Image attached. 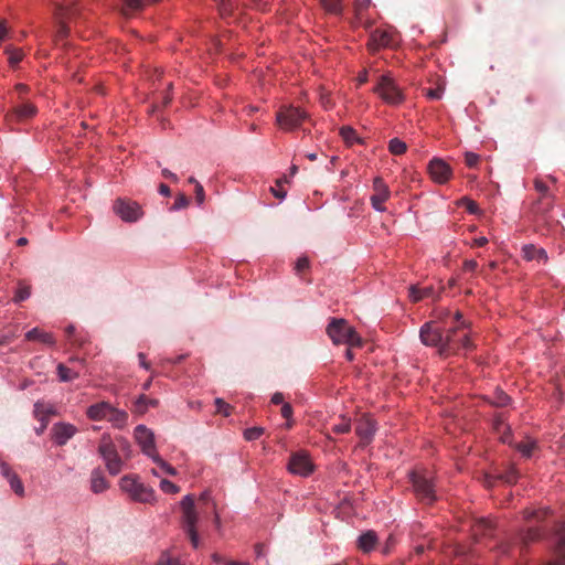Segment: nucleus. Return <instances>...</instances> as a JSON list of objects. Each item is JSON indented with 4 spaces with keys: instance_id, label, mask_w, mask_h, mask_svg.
<instances>
[{
    "instance_id": "1",
    "label": "nucleus",
    "mask_w": 565,
    "mask_h": 565,
    "mask_svg": "<svg viewBox=\"0 0 565 565\" xmlns=\"http://www.w3.org/2000/svg\"><path fill=\"white\" fill-rule=\"evenodd\" d=\"M455 321L457 326L454 328H449L447 333L444 335L439 329L434 328L433 323L427 322L420 328L419 337L423 344L427 347L438 348L440 354H445L452 348V343L455 342V333L458 330H463L469 328V324L466 320L462 319L460 312L455 313Z\"/></svg>"
},
{
    "instance_id": "2",
    "label": "nucleus",
    "mask_w": 565,
    "mask_h": 565,
    "mask_svg": "<svg viewBox=\"0 0 565 565\" xmlns=\"http://www.w3.org/2000/svg\"><path fill=\"white\" fill-rule=\"evenodd\" d=\"M327 334L334 344H347L349 347H360L362 340L345 319L332 318L327 326Z\"/></svg>"
},
{
    "instance_id": "3",
    "label": "nucleus",
    "mask_w": 565,
    "mask_h": 565,
    "mask_svg": "<svg viewBox=\"0 0 565 565\" xmlns=\"http://www.w3.org/2000/svg\"><path fill=\"white\" fill-rule=\"evenodd\" d=\"M409 480L413 484L414 493L420 501L430 504L437 500L434 478L429 471H411Z\"/></svg>"
},
{
    "instance_id": "4",
    "label": "nucleus",
    "mask_w": 565,
    "mask_h": 565,
    "mask_svg": "<svg viewBox=\"0 0 565 565\" xmlns=\"http://www.w3.org/2000/svg\"><path fill=\"white\" fill-rule=\"evenodd\" d=\"M120 489L126 492L131 500L140 503H154V490L140 482L136 476H124L119 481Z\"/></svg>"
},
{
    "instance_id": "5",
    "label": "nucleus",
    "mask_w": 565,
    "mask_h": 565,
    "mask_svg": "<svg viewBox=\"0 0 565 565\" xmlns=\"http://www.w3.org/2000/svg\"><path fill=\"white\" fill-rule=\"evenodd\" d=\"M98 454L103 458L108 472L117 476L125 467L124 460L120 458L116 445L109 434H103L98 445Z\"/></svg>"
},
{
    "instance_id": "6",
    "label": "nucleus",
    "mask_w": 565,
    "mask_h": 565,
    "mask_svg": "<svg viewBox=\"0 0 565 565\" xmlns=\"http://www.w3.org/2000/svg\"><path fill=\"white\" fill-rule=\"evenodd\" d=\"M309 118L306 110L292 106H281L276 114V124L285 131L299 129L305 120Z\"/></svg>"
},
{
    "instance_id": "7",
    "label": "nucleus",
    "mask_w": 565,
    "mask_h": 565,
    "mask_svg": "<svg viewBox=\"0 0 565 565\" xmlns=\"http://www.w3.org/2000/svg\"><path fill=\"white\" fill-rule=\"evenodd\" d=\"M373 90L388 105H398L404 100L403 92L391 74L382 75Z\"/></svg>"
},
{
    "instance_id": "8",
    "label": "nucleus",
    "mask_w": 565,
    "mask_h": 565,
    "mask_svg": "<svg viewBox=\"0 0 565 565\" xmlns=\"http://www.w3.org/2000/svg\"><path fill=\"white\" fill-rule=\"evenodd\" d=\"M114 212L124 221V222H136L141 215V206L134 201L117 199L114 203Z\"/></svg>"
},
{
    "instance_id": "9",
    "label": "nucleus",
    "mask_w": 565,
    "mask_h": 565,
    "mask_svg": "<svg viewBox=\"0 0 565 565\" xmlns=\"http://www.w3.org/2000/svg\"><path fill=\"white\" fill-rule=\"evenodd\" d=\"M288 470L292 475L308 477L313 471V463L305 451H298L290 457Z\"/></svg>"
},
{
    "instance_id": "10",
    "label": "nucleus",
    "mask_w": 565,
    "mask_h": 565,
    "mask_svg": "<svg viewBox=\"0 0 565 565\" xmlns=\"http://www.w3.org/2000/svg\"><path fill=\"white\" fill-rule=\"evenodd\" d=\"M135 438L146 456L152 458L158 454L154 444V435L152 430L145 425L140 424L135 428Z\"/></svg>"
},
{
    "instance_id": "11",
    "label": "nucleus",
    "mask_w": 565,
    "mask_h": 565,
    "mask_svg": "<svg viewBox=\"0 0 565 565\" xmlns=\"http://www.w3.org/2000/svg\"><path fill=\"white\" fill-rule=\"evenodd\" d=\"M76 433V426L70 423L60 422L52 427V438L57 446H64Z\"/></svg>"
},
{
    "instance_id": "12",
    "label": "nucleus",
    "mask_w": 565,
    "mask_h": 565,
    "mask_svg": "<svg viewBox=\"0 0 565 565\" xmlns=\"http://www.w3.org/2000/svg\"><path fill=\"white\" fill-rule=\"evenodd\" d=\"M428 171L431 179L437 183H445L451 177L450 167L441 159L435 158L429 162Z\"/></svg>"
},
{
    "instance_id": "13",
    "label": "nucleus",
    "mask_w": 565,
    "mask_h": 565,
    "mask_svg": "<svg viewBox=\"0 0 565 565\" xmlns=\"http://www.w3.org/2000/svg\"><path fill=\"white\" fill-rule=\"evenodd\" d=\"M373 188H374L375 193L371 196L372 207L376 212H384L385 211L384 202L388 199L390 191H388L386 184L380 178H376L374 180Z\"/></svg>"
},
{
    "instance_id": "14",
    "label": "nucleus",
    "mask_w": 565,
    "mask_h": 565,
    "mask_svg": "<svg viewBox=\"0 0 565 565\" xmlns=\"http://www.w3.org/2000/svg\"><path fill=\"white\" fill-rule=\"evenodd\" d=\"M393 42V33L387 30H374L367 42L369 50L375 52L381 47L390 46Z\"/></svg>"
},
{
    "instance_id": "15",
    "label": "nucleus",
    "mask_w": 565,
    "mask_h": 565,
    "mask_svg": "<svg viewBox=\"0 0 565 565\" xmlns=\"http://www.w3.org/2000/svg\"><path fill=\"white\" fill-rule=\"evenodd\" d=\"M534 186L542 194L535 206V213L542 212L544 214L552 209L553 198L548 194L546 184L541 180H535Z\"/></svg>"
},
{
    "instance_id": "16",
    "label": "nucleus",
    "mask_w": 565,
    "mask_h": 565,
    "mask_svg": "<svg viewBox=\"0 0 565 565\" xmlns=\"http://www.w3.org/2000/svg\"><path fill=\"white\" fill-rule=\"evenodd\" d=\"M111 407L113 405L105 401L92 404L86 409V416L90 420H106Z\"/></svg>"
},
{
    "instance_id": "17",
    "label": "nucleus",
    "mask_w": 565,
    "mask_h": 565,
    "mask_svg": "<svg viewBox=\"0 0 565 565\" xmlns=\"http://www.w3.org/2000/svg\"><path fill=\"white\" fill-rule=\"evenodd\" d=\"M522 254L525 260L546 264L548 260L547 252L542 247H536L533 244H526L522 247Z\"/></svg>"
},
{
    "instance_id": "18",
    "label": "nucleus",
    "mask_w": 565,
    "mask_h": 565,
    "mask_svg": "<svg viewBox=\"0 0 565 565\" xmlns=\"http://www.w3.org/2000/svg\"><path fill=\"white\" fill-rule=\"evenodd\" d=\"M38 113L36 107L31 103H22L20 105H17L12 113L8 115V120L17 119L19 121H22L24 119L31 118L35 116Z\"/></svg>"
},
{
    "instance_id": "19",
    "label": "nucleus",
    "mask_w": 565,
    "mask_h": 565,
    "mask_svg": "<svg viewBox=\"0 0 565 565\" xmlns=\"http://www.w3.org/2000/svg\"><path fill=\"white\" fill-rule=\"evenodd\" d=\"M356 435L364 441L370 443L375 434V424L370 417H363L359 420L356 428Z\"/></svg>"
},
{
    "instance_id": "20",
    "label": "nucleus",
    "mask_w": 565,
    "mask_h": 565,
    "mask_svg": "<svg viewBox=\"0 0 565 565\" xmlns=\"http://www.w3.org/2000/svg\"><path fill=\"white\" fill-rule=\"evenodd\" d=\"M128 413L124 409H119L116 407H111V411H109L107 416V422L117 429H122L128 424Z\"/></svg>"
},
{
    "instance_id": "21",
    "label": "nucleus",
    "mask_w": 565,
    "mask_h": 565,
    "mask_svg": "<svg viewBox=\"0 0 565 565\" xmlns=\"http://www.w3.org/2000/svg\"><path fill=\"white\" fill-rule=\"evenodd\" d=\"M108 489V482L100 469H94L90 473V490L94 493H102Z\"/></svg>"
},
{
    "instance_id": "22",
    "label": "nucleus",
    "mask_w": 565,
    "mask_h": 565,
    "mask_svg": "<svg viewBox=\"0 0 565 565\" xmlns=\"http://www.w3.org/2000/svg\"><path fill=\"white\" fill-rule=\"evenodd\" d=\"M25 338L30 341L38 340L42 343L53 345L55 343L54 338L51 333L44 332L39 328H33L25 333Z\"/></svg>"
},
{
    "instance_id": "23",
    "label": "nucleus",
    "mask_w": 565,
    "mask_h": 565,
    "mask_svg": "<svg viewBox=\"0 0 565 565\" xmlns=\"http://www.w3.org/2000/svg\"><path fill=\"white\" fill-rule=\"evenodd\" d=\"M427 297H435V290L433 287L418 288L417 286L409 287V298L413 301H419Z\"/></svg>"
},
{
    "instance_id": "24",
    "label": "nucleus",
    "mask_w": 565,
    "mask_h": 565,
    "mask_svg": "<svg viewBox=\"0 0 565 565\" xmlns=\"http://www.w3.org/2000/svg\"><path fill=\"white\" fill-rule=\"evenodd\" d=\"M358 543H359V547L362 551H364V552L371 551L375 546V543H376L375 532L369 531L366 533L361 534L359 536Z\"/></svg>"
},
{
    "instance_id": "25",
    "label": "nucleus",
    "mask_w": 565,
    "mask_h": 565,
    "mask_svg": "<svg viewBox=\"0 0 565 565\" xmlns=\"http://www.w3.org/2000/svg\"><path fill=\"white\" fill-rule=\"evenodd\" d=\"M57 376L61 382H72L79 376L78 372L73 371L63 363H60L56 367Z\"/></svg>"
},
{
    "instance_id": "26",
    "label": "nucleus",
    "mask_w": 565,
    "mask_h": 565,
    "mask_svg": "<svg viewBox=\"0 0 565 565\" xmlns=\"http://www.w3.org/2000/svg\"><path fill=\"white\" fill-rule=\"evenodd\" d=\"M198 520L199 515L195 509L182 512V523L184 531L196 529Z\"/></svg>"
},
{
    "instance_id": "27",
    "label": "nucleus",
    "mask_w": 565,
    "mask_h": 565,
    "mask_svg": "<svg viewBox=\"0 0 565 565\" xmlns=\"http://www.w3.org/2000/svg\"><path fill=\"white\" fill-rule=\"evenodd\" d=\"M340 135L344 142L349 146H352L355 142H360V138L358 137L355 129L352 128L351 126H343L340 129Z\"/></svg>"
},
{
    "instance_id": "28",
    "label": "nucleus",
    "mask_w": 565,
    "mask_h": 565,
    "mask_svg": "<svg viewBox=\"0 0 565 565\" xmlns=\"http://www.w3.org/2000/svg\"><path fill=\"white\" fill-rule=\"evenodd\" d=\"M407 145L398 138H393L388 142V150L392 154L401 156L405 153Z\"/></svg>"
},
{
    "instance_id": "29",
    "label": "nucleus",
    "mask_w": 565,
    "mask_h": 565,
    "mask_svg": "<svg viewBox=\"0 0 565 565\" xmlns=\"http://www.w3.org/2000/svg\"><path fill=\"white\" fill-rule=\"evenodd\" d=\"M7 481L9 482L10 488L17 495H19V497L24 495V493H25L24 486L15 472L9 479H7Z\"/></svg>"
},
{
    "instance_id": "30",
    "label": "nucleus",
    "mask_w": 565,
    "mask_h": 565,
    "mask_svg": "<svg viewBox=\"0 0 565 565\" xmlns=\"http://www.w3.org/2000/svg\"><path fill=\"white\" fill-rule=\"evenodd\" d=\"M518 451L522 454L524 457H531L533 450L536 448V443L534 440H526L515 445Z\"/></svg>"
},
{
    "instance_id": "31",
    "label": "nucleus",
    "mask_w": 565,
    "mask_h": 565,
    "mask_svg": "<svg viewBox=\"0 0 565 565\" xmlns=\"http://www.w3.org/2000/svg\"><path fill=\"white\" fill-rule=\"evenodd\" d=\"M320 2L330 13L340 14L342 11L341 0H320Z\"/></svg>"
},
{
    "instance_id": "32",
    "label": "nucleus",
    "mask_w": 565,
    "mask_h": 565,
    "mask_svg": "<svg viewBox=\"0 0 565 565\" xmlns=\"http://www.w3.org/2000/svg\"><path fill=\"white\" fill-rule=\"evenodd\" d=\"M509 402H510V397L502 390H497L491 399V403L498 407H503V406L508 405Z\"/></svg>"
},
{
    "instance_id": "33",
    "label": "nucleus",
    "mask_w": 565,
    "mask_h": 565,
    "mask_svg": "<svg viewBox=\"0 0 565 565\" xmlns=\"http://www.w3.org/2000/svg\"><path fill=\"white\" fill-rule=\"evenodd\" d=\"M154 463H157L167 475L175 476L177 470L169 465L167 461H164L159 454H157L154 457L151 458Z\"/></svg>"
},
{
    "instance_id": "34",
    "label": "nucleus",
    "mask_w": 565,
    "mask_h": 565,
    "mask_svg": "<svg viewBox=\"0 0 565 565\" xmlns=\"http://www.w3.org/2000/svg\"><path fill=\"white\" fill-rule=\"evenodd\" d=\"M158 404L156 399H150L146 395H140L136 401V406L139 412H145L149 406L154 407Z\"/></svg>"
},
{
    "instance_id": "35",
    "label": "nucleus",
    "mask_w": 565,
    "mask_h": 565,
    "mask_svg": "<svg viewBox=\"0 0 565 565\" xmlns=\"http://www.w3.org/2000/svg\"><path fill=\"white\" fill-rule=\"evenodd\" d=\"M264 434L263 427H250L245 429L244 438L248 441L258 439Z\"/></svg>"
},
{
    "instance_id": "36",
    "label": "nucleus",
    "mask_w": 565,
    "mask_h": 565,
    "mask_svg": "<svg viewBox=\"0 0 565 565\" xmlns=\"http://www.w3.org/2000/svg\"><path fill=\"white\" fill-rule=\"evenodd\" d=\"M518 471L514 467H509L504 473L498 476L499 479H502L507 483H513L518 480Z\"/></svg>"
},
{
    "instance_id": "37",
    "label": "nucleus",
    "mask_w": 565,
    "mask_h": 565,
    "mask_svg": "<svg viewBox=\"0 0 565 565\" xmlns=\"http://www.w3.org/2000/svg\"><path fill=\"white\" fill-rule=\"evenodd\" d=\"M7 54L9 55V63L15 66L22 60V52L18 49L8 47Z\"/></svg>"
},
{
    "instance_id": "38",
    "label": "nucleus",
    "mask_w": 565,
    "mask_h": 565,
    "mask_svg": "<svg viewBox=\"0 0 565 565\" xmlns=\"http://www.w3.org/2000/svg\"><path fill=\"white\" fill-rule=\"evenodd\" d=\"M160 489L166 493H178L180 491V488L177 484L167 479H162L160 481Z\"/></svg>"
},
{
    "instance_id": "39",
    "label": "nucleus",
    "mask_w": 565,
    "mask_h": 565,
    "mask_svg": "<svg viewBox=\"0 0 565 565\" xmlns=\"http://www.w3.org/2000/svg\"><path fill=\"white\" fill-rule=\"evenodd\" d=\"M350 429H351V424H350V420H347V419H342V422L340 424L334 425L332 428V430L335 434H345V433H349Z\"/></svg>"
},
{
    "instance_id": "40",
    "label": "nucleus",
    "mask_w": 565,
    "mask_h": 565,
    "mask_svg": "<svg viewBox=\"0 0 565 565\" xmlns=\"http://www.w3.org/2000/svg\"><path fill=\"white\" fill-rule=\"evenodd\" d=\"M182 512L194 509V498L191 494H186L180 502Z\"/></svg>"
},
{
    "instance_id": "41",
    "label": "nucleus",
    "mask_w": 565,
    "mask_h": 565,
    "mask_svg": "<svg viewBox=\"0 0 565 565\" xmlns=\"http://www.w3.org/2000/svg\"><path fill=\"white\" fill-rule=\"evenodd\" d=\"M31 295L30 288L26 286H22L17 290V294L14 296L15 301H24L26 300Z\"/></svg>"
},
{
    "instance_id": "42",
    "label": "nucleus",
    "mask_w": 565,
    "mask_h": 565,
    "mask_svg": "<svg viewBox=\"0 0 565 565\" xmlns=\"http://www.w3.org/2000/svg\"><path fill=\"white\" fill-rule=\"evenodd\" d=\"M215 406L217 413H222L224 416H230V405L225 403L222 398L215 399Z\"/></svg>"
},
{
    "instance_id": "43",
    "label": "nucleus",
    "mask_w": 565,
    "mask_h": 565,
    "mask_svg": "<svg viewBox=\"0 0 565 565\" xmlns=\"http://www.w3.org/2000/svg\"><path fill=\"white\" fill-rule=\"evenodd\" d=\"M309 258L306 257V256H301L297 259L296 262V265H295V270L296 273H301L302 270L307 269L309 267Z\"/></svg>"
},
{
    "instance_id": "44",
    "label": "nucleus",
    "mask_w": 565,
    "mask_h": 565,
    "mask_svg": "<svg viewBox=\"0 0 565 565\" xmlns=\"http://www.w3.org/2000/svg\"><path fill=\"white\" fill-rule=\"evenodd\" d=\"M195 200L199 206L203 205L205 200L204 189L201 183H196L195 186Z\"/></svg>"
},
{
    "instance_id": "45",
    "label": "nucleus",
    "mask_w": 565,
    "mask_h": 565,
    "mask_svg": "<svg viewBox=\"0 0 565 565\" xmlns=\"http://www.w3.org/2000/svg\"><path fill=\"white\" fill-rule=\"evenodd\" d=\"M157 565H180V562L168 554H163Z\"/></svg>"
},
{
    "instance_id": "46",
    "label": "nucleus",
    "mask_w": 565,
    "mask_h": 565,
    "mask_svg": "<svg viewBox=\"0 0 565 565\" xmlns=\"http://www.w3.org/2000/svg\"><path fill=\"white\" fill-rule=\"evenodd\" d=\"M189 539H190V542L192 544V546L194 548H198L199 547V544H200V539H199V534L196 532V529H193V530H188L185 531Z\"/></svg>"
},
{
    "instance_id": "47",
    "label": "nucleus",
    "mask_w": 565,
    "mask_h": 565,
    "mask_svg": "<svg viewBox=\"0 0 565 565\" xmlns=\"http://www.w3.org/2000/svg\"><path fill=\"white\" fill-rule=\"evenodd\" d=\"M0 473L3 478L9 479L14 473V471L7 462L0 461Z\"/></svg>"
},
{
    "instance_id": "48",
    "label": "nucleus",
    "mask_w": 565,
    "mask_h": 565,
    "mask_svg": "<svg viewBox=\"0 0 565 565\" xmlns=\"http://www.w3.org/2000/svg\"><path fill=\"white\" fill-rule=\"evenodd\" d=\"M189 201L188 198L183 194L179 195L172 206V210H180L188 205Z\"/></svg>"
},
{
    "instance_id": "49",
    "label": "nucleus",
    "mask_w": 565,
    "mask_h": 565,
    "mask_svg": "<svg viewBox=\"0 0 565 565\" xmlns=\"http://www.w3.org/2000/svg\"><path fill=\"white\" fill-rule=\"evenodd\" d=\"M539 536H540L539 530L531 527L524 534L523 540L527 543V542L535 541L536 539H539Z\"/></svg>"
},
{
    "instance_id": "50",
    "label": "nucleus",
    "mask_w": 565,
    "mask_h": 565,
    "mask_svg": "<svg viewBox=\"0 0 565 565\" xmlns=\"http://www.w3.org/2000/svg\"><path fill=\"white\" fill-rule=\"evenodd\" d=\"M557 551L559 554H565V527L558 534Z\"/></svg>"
},
{
    "instance_id": "51",
    "label": "nucleus",
    "mask_w": 565,
    "mask_h": 565,
    "mask_svg": "<svg viewBox=\"0 0 565 565\" xmlns=\"http://www.w3.org/2000/svg\"><path fill=\"white\" fill-rule=\"evenodd\" d=\"M426 95L430 99H440L444 95V89L440 87L431 88L427 92Z\"/></svg>"
},
{
    "instance_id": "52",
    "label": "nucleus",
    "mask_w": 565,
    "mask_h": 565,
    "mask_svg": "<svg viewBox=\"0 0 565 565\" xmlns=\"http://www.w3.org/2000/svg\"><path fill=\"white\" fill-rule=\"evenodd\" d=\"M68 13H71V9H70L68 4H58V6H56V8H55L56 17L62 18L64 15H67Z\"/></svg>"
},
{
    "instance_id": "53",
    "label": "nucleus",
    "mask_w": 565,
    "mask_h": 565,
    "mask_svg": "<svg viewBox=\"0 0 565 565\" xmlns=\"http://www.w3.org/2000/svg\"><path fill=\"white\" fill-rule=\"evenodd\" d=\"M479 161V156L473 152L466 153V163L468 167H475Z\"/></svg>"
},
{
    "instance_id": "54",
    "label": "nucleus",
    "mask_w": 565,
    "mask_h": 565,
    "mask_svg": "<svg viewBox=\"0 0 565 565\" xmlns=\"http://www.w3.org/2000/svg\"><path fill=\"white\" fill-rule=\"evenodd\" d=\"M118 441L120 443L121 450L125 452L126 457L129 458L130 454H131V446H130V444L128 443L127 439H125L122 437L118 438Z\"/></svg>"
},
{
    "instance_id": "55",
    "label": "nucleus",
    "mask_w": 565,
    "mask_h": 565,
    "mask_svg": "<svg viewBox=\"0 0 565 565\" xmlns=\"http://www.w3.org/2000/svg\"><path fill=\"white\" fill-rule=\"evenodd\" d=\"M281 416L286 419H290L292 416V407L289 403H284L281 406Z\"/></svg>"
},
{
    "instance_id": "56",
    "label": "nucleus",
    "mask_w": 565,
    "mask_h": 565,
    "mask_svg": "<svg viewBox=\"0 0 565 565\" xmlns=\"http://www.w3.org/2000/svg\"><path fill=\"white\" fill-rule=\"evenodd\" d=\"M478 268V263L473 259H467L463 263L465 271H475Z\"/></svg>"
},
{
    "instance_id": "57",
    "label": "nucleus",
    "mask_w": 565,
    "mask_h": 565,
    "mask_svg": "<svg viewBox=\"0 0 565 565\" xmlns=\"http://www.w3.org/2000/svg\"><path fill=\"white\" fill-rule=\"evenodd\" d=\"M44 405L41 403V402H36L34 404V414H35V417L39 418V419H42L43 416L45 413H47L46 411L43 409Z\"/></svg>"
},
{
    "instance_id": "58",
    "label": "nucleus",
    "mask_w": 565,
    "mask_h": 565,
    "mask_svg": "<svg viewBox=\"0 0 565 565\" xmlns=\"http://www.w3.org/2000/svg\"><path fill=\"white\" fill-rule=\"evenodd\" d=\"M218 10H220V13L224 17V15H227L232 12V6L230 2H225L223 1L220 6H218Z\"/></svg>"
},
{
    "instance_id": "59",
    "label": "nucleus",
    "mask_w": 565,
    "mask_h": 565,
    "mask_svg": "<svg viewBox=\"0 0 565 565\" xmlns=\"http://www.w3.org/2000/svg\"><path fill=\"white\" fill-rule=\"evenodd\" d=\"M280 182H281L280 180H278V181H277V186H280ZM270 191H271V193H273L276 198H278V199H280V200H282V199H285V198H286V192H285V191H282V190H279L278 188H274V186H273V188H270Z\"/></svg>"
},
{
    "instance_id": "60",
    "label": "nucleus",
    "mask_w": 565,
    "mask_h": 565,
    "mask_svg": "<svg viewBox=\"0 0 565 565\" xmlns=\"http://www.w3.org/2000/svg\"><path fill=\"white\" fill-rule=\"evenodd\" d=\"M460 345L461 348L466 349V350H470L472 348V343L469 339V335L468 333H465L461 338H460Z\"/></svg>"
},
{
    "instance_id": "61",
    "label": "nucleus",
    "mask_w": 565,
    "mask_h": 565,
    "mask_svg": "<svg viewBox=\"0 0 565 565\" xmlns=\"http://www.w3.org/2000/svg\"><path fill=\"white\" fill-rule=\"evenodd\" d=\"M466 207H467L468 212L471 214H476L479 211L478 204L471 200L466 201Z\"/></svg>"
},
{
    "instance_id": "62",
    "label": "nucleus",
    "mask_w": 565,
    "mask_h": 565,
    "mask_svg": "<svg viewBox=\"0 0 565 565\" xmlns=\"http://www.w3.org/2000/svg\"><path fill=\"white\" fill-rule=\"evenodd\" d=\"M162 175L169 180H171L172 182H178L179 181V178L175 173H173L172 171L168 170V169H162Z\"/></svg>"
},
{
    "instance_id": "63",
    "label": "nucleus",
    "mask_w": 565,
    "mask_h": 565,
    "mask_svg": "<svg viewBox=\"0 0 565 565\" xmlns=\"http://www.w3.org/2000/svg\"><path fill=\"white\" fill-rule=\"evenodd\" d=\"M271 403H274V404H284V395H282V393L276 392L271 396Z\"/></svg>"
},
{
    "instance_id": "64",
    "label": "nucleus",
    "mask_w": 565,
    "mask_h": 565,
    "mask_svg": "<svg viewBox=\"0 0 565 565\" xmlns=\"http://www.w3.org/2000/svg\"><path fill=\"white\" fill-rule=\"evenodd\" d=\"M158 190H159V193H160L161 195H163V196H169V195H170V193H171V192H170V188H169L167 184H164V183H161V184L159 185V189H158Z\"/></svg>"
}]
</instances>
